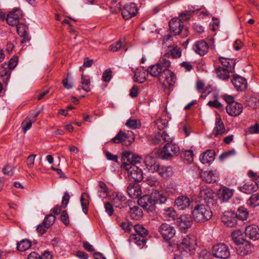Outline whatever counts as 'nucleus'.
Listing matches in <instances>:
<instances>
[{
  "mask_svg": "<svg viewBox=\"0 0 259 259\" xmlns=\"http://www.w3.org/2000/svg\"><path fill=\"white\" fill-rule=\"evenodd\" d=\"M122 167L127 171L128 178H143L142 170L136 165L141 161L140 156L125 151L122 153Z\"/></svg>",
  "mask_w": 259,
  "mask_h": 259,
  "instance_id": "f257e3e1",
  "label": "nucleus"
},
{
  "mask_svg": "<svg viewBox=\"0 0 259 259\" xmlns=\"http://www.w3.org/2000/svg\"><path fill=\"white\" fill-rule=\"evenodd\" d=\"M167 197L162 193L155 191L150 195H144L138 201V204L147 212H153L155 210L156 204L164 203Z\"/></svg>",
  "mask_w": 259,
  "mask_h": 259,
  "instance_id": "f03ea898",
  "label": "nucleus"
},
{
  "mask_svg": "<svg viewBox=\"0 0 259 259\" xmlns=\"http://www.w3.org/2000/svg\"><path fill=\"white\" fill-rule=\"evenodd\" d=\"M193 219L197 222H204L209 220L212 212L209 205L203 204H197L192 211Z\"/></svg>",
  "mask_w": 259,
  "mask_h": 259,
  "instance_id": "7ed1b4c3",
  "label": "nucleus"
},
{
  "mask_svg": "<svg viewBox=\"0 0 259 259\" xmlns=\"http://www.w3.org/2000/svg\"><path fill=\"white\" fill-rule=\"evenodd\" d=\"M180 153V148L177 145L166 144L160 150L159 156L163 159H169L172 157L178 155Z\"/></svg>",
  "mask_w": 259,
  "mask_h": 259,
  "instance_id": "20e7f679",
  "label": "nucleus"
},
{
  "mask_svg": "<svg viewBox=\"0 0 259 259\" xmlns=\"http://www.w3.org/2000/svg\"><path fill=\"white\" fill-rule=\"evenodd\" d=\"M197 245L196 238L194 237L186 236L178 244V248L181 251L193 252Z\"/></svg>",
  "mask_w": 259,
  "mask_h": 259,
  "instance_id": "39448f33",
  "label": "nucleus"
},
{
  "mask_svg": "<svg viewBox=\"0 0 259 259\" xmlns=\"http://www.w3.org/2000/svg\"><path fill=\"white\" fill-rule=\"evenodd\" d=\"M212 253L213 256L220 259H227L230 256V251L228 246L223 243H218L213 245Z\"/></svg>",
  "mask_w": 259,
  "mask_h": 259,
  "instance_id": "423d86ee",
  "label": "nucleus"
},
{
  "mask_svg": "<svg viewBox=\"0 0 259 259\" xmlns=\"http://www.w3.org/2000/svg\"><path fill=\"white\" fill-rule=\"evenodd\" d=\"M135 204L136 202L132 200H128L125 202L126 205L130 208L128 213L131 218L133 220H139L143 217V213L142 209Z\"/></svg>",
  "mask_w": 259,
  "mask_h": 259,
  "instance_id": "0eeeda50",
  "label": "nucleus"
},
{
  "mask_svg": "<svg viewBox=\"0 0 259 259\" xmlns=\"http://www.w3.org/2000/svg\"><path fill=\"white\" fill-rule=\"evenodd\" d=\"M199 196L201 199L207 203L206 205L213 204L215 202V194L210 188H205L201 189Z\"/></svg>",
  "mask_w": 259,
  "mask_h": 259,
  "instance_id": "6e6552de",
  "label": "nucleus"
},
{
  "mask_svg": "<svg viewBox=\"0 0 259 259\" xmlns=\"http://www.w3.org/2000/svg\"><path fill=\"white\" fill-rule=\"evenodd\" d=\"M158 230L162 237L166 241H168L172 238L176 234V230L174 227L167 223L161 224Z\"/></svg>",
  "mask_w": 259,
  "mask_h": 259,
  "instance_id": "1a4fd4ad",
  "label": "nucleus"
},
{
  "mask_svg": "<svg viewBox=\"0 0 259 259\" xmlns=\"http://www.w3.org/2000/svg\"><path fill=\"white\" fill-rule=\"evenodd\" d=\"M161 74L158 80L163 85L170 87L174 84L176 80V76L174 72L170 70H166Z\"/></svg>",
  "mask_w": 259,
  "mask_h": 259,
  "instance_id": "9d476101",
  "label": "nucleus"
},
{
  "mask_svg": "<svg viewBox=\"0 0 259 259\" xmlns=\"http://www.w3.org/2000/svg\"><path fill=\"white\" fill-rule=\"evenodd\" d=\"M22 16V11L19 8H15L8 15L7 22L11 26L17 25Z\"/></svg>",
  "mask_w": 259,
  "mask_h": 259,
  "instance_id": "9b49d317",
  "label": "nucleus"
},
{
  "mask_svg": "<svg viewBox=\"0 0 259 259\" xmlns=\"http://www.w3.org/2000/svg\"><path fill=\"white\" fill-rule=\"evenodd\" d=\"M138 12V7L134 3H131L125 5L121 11L123 18L127 20L135 16Z\"/></svg>",
  "mask_w": 259,
  "mask_h": 259,
  "instance_id": "f8f14e48",
  "label": "nucleus"
},
{
  "mask_svg": "<svg viewBox=\"0 0 259 259\" xmlns=\"http://www.w3.org/2000/svg\"><path fill=\"white\" fill-rule=\"evenodd\" d=\"M237 218L235 213L231 211H225L222 217L223 223L229 227H234L237 223Z\"/></svg>",
  "mask_w": 259,
  "mask_h": 259,
  "instance_id": "ddd939ff",
  "label": "nucleus"
},
{
  "mask_svg": "<svg viewBox=\"0 0 259 259\" xmlns=\"http://www.w3.org/2000/svg\"><path fill=\"white\" fill-rule=\"evenodd\" d=\"M169 25L171 32H172L175 35L179 34L183 31L185 32L187 31V28H184L183 22L179 19H171L169 23Z\"/></svg>",
  "mask_w": 259,
  "mask_h": 259,
  "instance_id": "4468645a",
  "label": "nucleus"
},
{
  "mask_svg": "<svg viewBox=\"0 0 259 259\" xmlns=\"http://www.w3.org/2000/svg\"><path fill=\"white\" fill-rule=\"evenodd\" d=\"M253 246L248 241L244 242L236 247V251L238 254L244 256L251 253Z\"/></svg>",
  "mask_w": 259,
  "mask_h": 259,
  "instance_id": "2eb2a0df",
  "label": "nucleus"
},
{
  "mask_svg": "<svg viewBox=\"0 0 259 259\" xmlns=\"http://www.w3.org/2000/svg\"><path fill=\"white\" fill-rule=\"evenodd\" d=\"M231 82L237 91H243L247 88V83L246 80L239 75H233Z\"/></svg>",
  "mask_w": 259,
  "mask_h": 259,
  "instance_id": "dca6fc26",
  "label": "nucleus"
},
{
  "mask_svg": "<svg viewBox=\"0 0 259 259\" xmlns=\"http://www.w3.org/2000/svg\"><path fill=\"white\" fill-rule=\"evenodd\" d=\"M243 110L242 105L238 102L233 103L228 105L226 107V111L229 115L232 116H236L240 115Z\"/></svg>",
  "mask_w": 259,
  "mask_h": 259,
  "instance_id": "f3484780",
  "label": "nucleus"
},
{
  "mask_svg": "<svg viewBox=\"0 0 259 259\" xmlns=\"http://www.w3.org/2000/svg\"><path fill=\"white\" fill-rule=\"evenodd\" d=\"M240 190L246 194H250L257 190V184L253 179H250L242 186L239 187Z\"/></svg>",
  "mask_w": 259,
  "mask_h": 259,
  "instance_id": "a211bd4d",
  "label": "nucleus"
},
{
  "mask_svg": "<svg viewBox=\"0 0 259 259\" xmlns=\"http://www.w3.org/2000/svg\"><path fill=\"white\" fill-rule=\"evenodd\" d=\"M245 235L253 240L259 239V228L254 225L247 226L245 230Z\"/></svg>",
  "mask_w": 259,
  "mask_h": 259,
  "instance_id": "6ab92c4d",
  "label": "nucleus"
},
{
  "mask_svg": "<svg viewBox=\"0 0 259 259\" xmlns=\"http://www.w3.org/2000/svg\"><path fill=\"white\" fill-rule=\"evenodd\" d=\"M178 224L181 229H187L192 225V218L189 214L181 215L178 220Z\"/></svg>",
  "mask_w": 259,
  "mask_h": 259,
  "instance_id": "aec40b11",
  "label": "nucleus"
},
{
  "mask_svg": "<svg viewBox=\"0 0 259 259\" xmlns=\"http://www.w3.org/2000/svg\"><path fill=\"white\" fill-rule=\"evenodd\" d=\"M227 133L225 130V127L222 119L218 117L215 120V125L213 128L212 135L217 137L220 135H223Z\"/></svg>",
  "mask_w": 259,
  "mask_h": 259,
  "instance_id": "412c9836",
  "label": "nucleus"
},
{
  "mask_svg": "<svg viewBox=\"0 0 259 259\" xmlns=\"http://www.w3.org/2000/svg\"><path fill=\"white\" fill-rule=\"evenodd\" d=\"M193 50L199 55L204 56L208 50V46L206 42L201 40L195 42L193 46Z\"/></svg>",
  "mask_w": 259,
  "mask_h": 259,
  "instance_id": "4be33fe9",
  "label": "nucleus"
},
{
  "mask_svg": "<svg viewBox=\"0 0 259 259\" xmlns=\"http://www.w3.org/2000/svg\"><path fill=\"white\" fill-rule=\"evenodd\" d=\"M144 163L146 168L151 172H154L157 169L159 165L155 162V158L151 155H147L145 157Z\"/></svg>",
  "mask_w": 259,
  "mask_h": 259,
  "instance_id": "5701e85b",
  "label": "nucleus"
},
{
  "mask_svg": "<svg viewBox=\"0 0 259 259\" xmlns=\"http://www.w3.org/2000/svg\"><path fill=\"white\" fill-rule=\"evenodd\" d=\"M219 60L222 65V67L227 69V70L234 72L235 65L236 64L235 60L220 57Z\"/></svg>",
  "mask_w": 259,
  "mask_h": 259,
  "instance_id": "b1692460",
  "label": "nucleus"
},
{
  "mask_svg": "<svg viewBox=\"0 0 259 259\" xmlns=\"http://www.w3.org/2000/svg\"><path fill=\"white\" fill-rule=\"evenodd\" d=\"M214 151L212 149H209L201 154L200 160L203 164L210 163L214 161Z\"/></svg>",
  "mask_w": 259,
  "mask_h": 259,
  "instance_id": "393cba45",
  "label": "nucleus"
},
{
  "mask_svg": "<svg viewBox=\"0 0 259 259\" xmlns=\"http://www.w3.org/2000/svg\"><path fill=\"white\" fill-rule=\"evenodd\" d=\"M129 196L133 198H136L141 195L142 192L139 185L137 183L130 184L127 188Z\"/></svg>",
  "mask_w": 259,
  "mask_h": 259,
  "instance_id": "a878e982",
  "label": "nucleus"
},
{
  "mask_svg": "<svg viewBox=\"0 0 259 259\" xmlns=\"http://www.w3.org/2000/svg\"><path fill=\"white\" fill-rule=\"evenodd\" d=\"M175 203L180 210H184L190 206V200L187 196H181L175 200Z\"/></svg>",
  "mask_w": 259,
  "mask_h": 259,
  "instance_id": "bb28decb",
  "label": "nucleus"
},
{
  "mask_svg": "<svg viewBox=\"0 0 259 259\" xmlns=\"http://www.w3.org/2000/svg\"><path fill=\"white\" fill-rule=\"evenodd\" d=\"M126 200L125 197L121 193H117L112 200L113 205L117 208H121L124 207Z\"/></svg>",
  "mask_w": 259,
  "mask_h": 259,
  "instance_id": "cd10ccee",
  "label": "nucleus"
},
{
  "mask_svg": "<svg viewBox=\"0 0 259 259\" xmlns=\"http://www.w3.org/2000/svg\"><path fill=\"white\" fill-rule=\"evenodd\" d=\"M155 171H157L161 177L164 178L171 177L173 174L172 168L170 166H160L158 165L157 169Z\"/></svg>",
  "mask_w": 259,
  "mask_h": 259,
  "instance_id": "c85d7f7f",
  "label": "nucleus"
},
{
  "mask_svg": "<svg viewBox=\"0 0 259 259\" xmlns=\"http://www.w3.org/2000/svg\"><path fill=\"white\" fill-rule=\"evenodd\" d=\"M152 76L157 77L158 80L161 77V74L164 72L162 69L156 63L155 65H151L147 70Z\"/></svg>",
  "mask_w": 259,
  "mask_h": 259,
  "instance_id": "c756f323",
  "label": "nucleus"
},
{
  "mask_svg": "<svg viewBox=\"0 0 259 259\" xmlns=\"http://www.w3.org/2000/svg\"><path fill=\"white\" fill-rule=\"evenodd\" d=\"M231 237L233 242L237 245V246L246 241L244 238V234L239 230L233 232L231 234Z\"/></svg>",
  "mask_w": 259,
  "mask_h": 259,
  "instance_id": "7c9ffc66",
  "label": "nucleus"
},
{
  "mask_svg": "<svg viewBox=\"0 0 259 259\" xmlns=\"http://www.w3.org/2000/svg\"><path fill=\"white\" fill-rule=\"evenodd\" d=\"M17 26V31L18 34L22 37H23V39L25 40H29L30 38L28 34V33L27 31V29H28V27L23 23H19Z\"/></svg>",
  "mask_w": 259,
  "mask_h": 259,
  "instance_id": "2f4dec72",
  "label": "nucleus"
},
{
  "mask_svg": "<svg viewBox=\"0 0 259 259\" xmlns=\"http://www.w3.org/2000/svg\"><path fill=\"white\" fill-rule=\"evenodd\" d=\"M215 71L218 77L222 80L228 79L230 77V73H233L232 71L227 70V69L219 66L215 69Z\"/></svg>",
  "mask_w": 259,
  "mask_h": 259,
  "instance_id": "473e14b6",
  "label": "nucleus"
},
{
  "mask_svg": "<svg viewBox=\"0 0 259 259\" xmlns=\"http://www.w3.org/2000/svg\"><path fill=\"white\" fill-rule=\"evenodd\" d=\"M81 85H79L78 87V90H80L81 89L83 90L86 92H89L91 90V81L90 77L87 75H84L82 74L81 78Z\"/></svg>",
  "mask_w": 259,
  "mask_h": 259,
  "instance_id": "72a5a7b5",
  "label": "nucleus"
},
{
  "mask_svg": "<svg viewBox=\"0 0 259 259\" xmlns=\"http://www.w3.org/2000/svg\"><path fill=\"white\" fill-rule=\"evenodd\" d=\"M169 56V54L166 53L162 57L157 64L164 71L170 70L168 68L170 65V62L167 59Z\"/></svg>",
  "mask_w": 259,
  "mask_h": 259,
  "instance_id": "f704fd0d",
  "label": "nucleus"
},
{
  "mask_svg": "<svg viewBox=\"0 0 259 259\" xmlns=\"http://www.w3.org/2000/svg\"><path fill=\"white\" fill-rule=\"evenodd\" d=\"M181 157L183 160L186 163H191L193 161V152L191 150L183 151L181 153Z\"/></svg>",
  "mask_w": 259,
  "mask_h": 259,
  "instance_id": "c9c22d12",
  "label": "nucleus"
},
{
  "mask_svg": "<svg viewBox=\"0 0 259 259\" xmlns=\"http://www.w3.org/2000/svg\"><path fill=\"white\" fill-rule=\"evenodd\" d=\"M232 191L226 187H224L219 190V197L223 201H227L232 196Z\"/></svg>",
  "mask_w": 259,
  "mask_h": 259,
  "instance_id": "e433bc0d",
  "label": "nucleus"
},
{
  "mask_svg": "<svg viewBox=\"0 0 259 259\" xmlns=\"http://www.w3.org/2000/svg\"><path fill=\"white\" fill-rule=\"evenodd\" d=\"M163 217L167 220H174L177 217V213L172 207H168L164 210Z\"/></svg>",
  "mask_w": 259,
  "mask_h": 259,
  "instance_id": "4c0bfd02",
  "label": "nucleus"
},
{
  "mask_svg": "<svg viewBox=\"0 0 259 259\" xmlns=\"http://www.w3.org/2000/svg\"><path fill=\"white\" fill-rule=\"evenodd\" d=\"M89 195L84 192L80 197V202L83 212L87 214L88 213V205L89 204Z\"/></svg>",
  "mask_w": 259,
  "mask_h": 259,
  "instance_id": "58836bf2",
  "label": "nucleus"
},
{
  "mask_svg": "<svg viewBox=\"0 0 259 259\" xmlns=\"http://www.w3.org/2000/svg\"><path fill=\"white\" fill-rule=\"evenodd\" d=\"M11 75V71L9 69L4 67L1 66L0 68V76L2 81L5 83L7 84Z\"/></svg>",
  "mask_w": 259,
  "mask_h": 259,
  "instance_id": "ea45409f",
  "label": "nucleus"
},
{
  "mask_svg": "<svg viewBox=\"0 0 259 259\" xmlns=\"http://www.w3.org/2000/svg\"><path fill=\"white\" fill-rule=\"evenodd\" d=\"M235 214L238 219L243 221L246 220L248 218L249 213L247 209L245 207L240 206L237 209Z\"/></svg>",
  "mask_w": 259,
  "mask_h": 259,
  "instance_id": "a19ab883",
  "label": "nucleus"
},
{
  "mask_svg": "<svg viewBox=\"0 0 259 259\" xmlns=\"http://www.w3.org/2000/svg\"><path fill=\"white\" fill-rule=\"evenodd\" d=\"M31 246V242L28 239H24L19 242L17 245V249L20 251H24Z\"/></svg>",
  "mask_w": 259,
  "mask_h": 259,
  "instance_id": "79ce46f5",
  "label": "nucleus"
},
{
  "mask_svg": "<svg viewBox=\"0 0 259 259\" xmlns=\"http://www.w3.org/2000/svg\"><path fill=\"white\" fill-rule=\"evenodd\" d=\"M130 239L139 246H143L146 243L145 237L140 236L139 235H131Z\"/></svg>",
  "mask_w": 259,
  "mask_h": 259,
  "instance_id": "37998d69",
  "label": "nucleus"
},
{
  "mask_svg": "<svg viewBox=\"0 0 259 259\" xmlns=\"http://www.w3.org/2000/svg\"><path fill=\"white\" fill-rule=\"evenodd\" d=\"M99 186L101 190L98 191L99 196L101 198H105L109 193V189L103 181H99Z\"/></svg>",
  "mask_w": 259,
  "mask_h": 259,
  "instance_id": "c03bdc74",
  "label": "nucleus"
},
{
  "mask_svg": "<svg viewBox=\"0 0 259 259\" xmlns=\"http://www.w3.org/2000/svg\"><path fill=\"white\" fill-rule=\"evenodd\" d=\"M127 138L126 134L122 131H120L117 135L112 139L114 143L119 144L125 141Z\"/></svg>",
  "mask_w": 259,
  "mask_h": 259,
  "instance_id": "a18cd8bd",
  "label": "nucleus"
},
{
  "mask_svg": "<svg viewBox=\"0 0 259 259\" xmlns=\"http://www.w3.org/2000/svg\"><path fill=\"white\" fill-rule=\"evenodd\" d=\"M134 230L137 233L135 235H139L142 237H145L148 235V231L141 225H135L134 226Z\"/></svg>",
  "mask_w": 259,
  "mask_h": 259,
  "instance_id": "49530a36",
  "label": "nucleus"
},
{
  "mask_svg": "<svg viewBox=\"0 0 259 259\" xmlns=\"http://www.w3.org/2000/svg\"><path fill=\"white\" fill-rule=\"evenodd\" d=\"M247 204L254 207L259 205V194L257 193L252 195L247 201Z\"/></svg>",
  "mask_w": 259,
  "mask_h": 259,
  "instance_id": "de8ad7c7",
  "label": "nucleus"
},
{
  "mask_svg": "<svg viewBox=\"0 0 259 259\" xmlns=\"http://www.w3.org/2000/svg\"><path fill=\"white\" fill-rule=\"evenodd\" d=\"M55 220L56 217L52 214H49L45 217L42 224L46 225L48 228H50L55 223Z\"/></svg>",
  "mask_w": 259,
  "mask_h": 259,
  "instance_id": "09e8293b",
  "label": "nucleus"
},
{
  "mask_svg": "<svg viewBox=\"0 0 259 259\" xmlns=\"http://www.w3.org/2000/svg\"><path fill=\"white\" fill-rule=\"evenodd\" d=\"M169 51L170 52V53H169V56H171L173 58H178L181 56L182 53L181 48H178L177 46L169 47Z\"/></svg>",
  "mask_w": 259,
  "mask_h": 259,
  "instance_id": "8fccbe9b",
  "label": "nucleus"
},
{
  "mask_svg": "<svg viewBox=\"0 0 259 259\" xmlns=\"http://www.w3.org/2000/svg\"><path fill=\"white\" fill-rule=\"evenodd\" d=\"M125 125L133 129L139 128L141 127L140 121L136 119H130L127 120Z\"/></svg>",
  "mask_w": 259,
  "mask_h": 259,
  "instance_id": "3c124183",
  "label": "nucleus"
},
{
  "mask_svg": "<svg viewBox=\"0 0 259 259\" xmlns=\"http://www.w3.org/2000/svg\"><path fill=\"white\" fill-rule=\"evenodd\" d=\"M30 117H27L22 123V127L24 133H26L31 127L34 120L30 119Z\"/></svg>",
  "mask_w": 259,
  "mask_h": 259,
  "instance_id": "603ef678",
  "label": "nucleus"
},
{
  "mask_svg": "<svg viewBox=\"0 0 259 259\" xmlns=\"http://www.w3.org/2000/svg\"><path fill=\"white\" fill-rule=\"evenodd\" d=\"M167 120L159 118L155 121V125L159 130L164 129L167 125Z\"/></svg>",
  "mask_w": 259,
  "mask_h": 259,
  "instance_id": "864d4df0",
  "label": "nucleus"
},
{
  "mask_svg": "<svg viewBox=\"0 0 259 259\" xmlns=\"http://www.w3.org/2000/svg\"><path fill=\"white\" fill-rule=\"evenodd\" d=\"M135 77L136 81L139 83H143L146 80L144 72L136 71L135 73Z\"/></svg>",
  "mask_w": 259,
  "mask_h": 259,
  "instance_id": "5fc2aeb1",
  "label": "nucleus"
},
{
  "mask_svg": "<svg viewBox=\"0 0 259 259\" xmlns=\"http://www.w3.org/2000/svg\"><path fill=\"white\" fill-rule=\"evenodd\" d=\"M235 154L236 151L233 149L226 152L222 153L219 156V159L221 160H223L231 156L234 155Z\"/></svg>",
  "mask_w": 259,
  "mask_h": 259,
  "instance_id": "6e6d98bb",
  "label": "nucleus"
},
{
  "mask_svg": "<svg viewBox=\"0 0 259 259\" xmlns=\"http://www.w3.org/2000/svg\"><path fill=\"white\" fill-rule=\"evenodd\" d=\"M212 254L206 250H203L199 253L198 259H212Z\"/></svg>",
  "mask_w": 259,
  "mask_h": 259,
  "instance_id": "4d7b16f0",
  "label": "nucleus"
},
{
  "mask_svg": "<svg viewBox=\"0 0 259 259\" xmlns=\"http://www.w3.org/2000/svg\"><path fill=\"white\" fill-rule=\"evenodd\" d=\"M3 171L5 175L12 177L14 174L13 167L8 164L3 168Z\"/></svg>",
  "mask_w": 259,
  "mask_h": 259,
  "instance_id": "13d9d810",
  "label": "nucleus"
},
{
  "mask_svg": "<svg viewBox=\"0 0 259 259\" xmlns=\"http://www.w3.org/2000/svg\"><path fill=\"white\" fill-rule=\"evenodd\" d=\"M163 138V132H159L155 135L153 142L155 144H163L164 143Z\"/></svg>",
  "mask_w": 259,
  "mask_h": 259,
  "instance_id": "bf43d9fd",
  "label": "nucleus"
},
{
  "mask_svg": "<svg viewBox=\"0 0 259 259\" xmlns=\"http://www.w3.org/2000/svg\"><path fill=\"white\" fill-rule=\"evenodd\" d=\"M122 46V42L121 40H118L117 42L109 46V49L110 51L113 52L118 51L121 48Z\"/></svg>",
  "mask_w": 259,
  "mask_h": 259,
  "instance_id": "052dcab7",
  "label": "nucleus"
},
{
  "mask_svg": "<svg viewBox=\"0 0 259 259\" xmlns=\"http://www.w3.org/2000/svg\"><path fill=\"white\" fill-rule=\"evenodd\" d=\"M112 71L110 69H107L104 71L102 75L103 80L105 82H108L111 80Z\"/></svg>",
  "mask_w": 259,
  "mask_h": 259,
  "instance_id": "680f3d73",
  "label": "nucleus"
},
{
  "mask_svg": "<svg viewBox=\"0 0 259 259\" xmlns=\"http://www.w3.org/2000/svg\"><path fill=\"white\" fill-rule=\"evenodd\" d=\"M18 58L16 56H14L9 61L8 66L9 69H14L17 65Z\"/></svg>",
  "mask_w": 259,
  "mask_h": 259,
  "instance_id": "e2e57ef3",
  "label": "nucleus"
},
{
  "mask_svg": "<svg viewBox=\"0 0 259 259\" xmlns=\"http://www.w3.org/2000/svg\"><path fill=\"white\" fill-rule=\"evenodd\" d=\"M61 220L65 226H68L69 224V215L66 210L62 211L61 215Z\"/></svg>",
  "mask_w": 259,
  "mask_h": 259,
  "instance_id": "0e129e2a",
  "label": "nucleus"
},
{
  "mask_svg": "<svg viewBox=\"0 0 259 259\" xmlns=\"http://www.w3.org/2000/svg\"><path fill=\"white\" fill-rule=\"evenodd\" d=\"M113 204H112L110 202H106L105 204V207L106 212L109 215H111L113 214L114 210L113 208Z\"/></svg>",
  "mask_w": 259,
  "mask_h": 259,
  "instance_id": "69168bd1",
  "label": "nucleus"
},
{
  "mask_svg": "<svg viewBox=\"0 0 259 259\" xmlns=\"http://www.w3.org/2000/svg\"><path fill=\"white\" fill-rule=\"evenodd\" d=\"M70 196L67 192L64 193V195L62 199V205L63 208H65L69 201Z\"/></svg>",
  "mask_w": 259,
  "mask_h": 259,
  "instance_id": "338daca9",
  "label": "nucleus"
},
{
  "mask_svg": "<svg viewBox=\"0 0 259 259\" xmlns=\"http://www.w3.org/2000/svg\"><path fill=\"white\" fill-rule=\"evenodd\" d=\"M48 228H49L47 227L46 225L43 224L42 223L41 224H39L37 226L36 230L38 233L41 235H42L47 231V230Z\"/></svg>",
  "mask_w": 259,
  "mask_h": 259,
  "instance_id": "774afa93",
  "label": "nucleus"
}]
</instances>
